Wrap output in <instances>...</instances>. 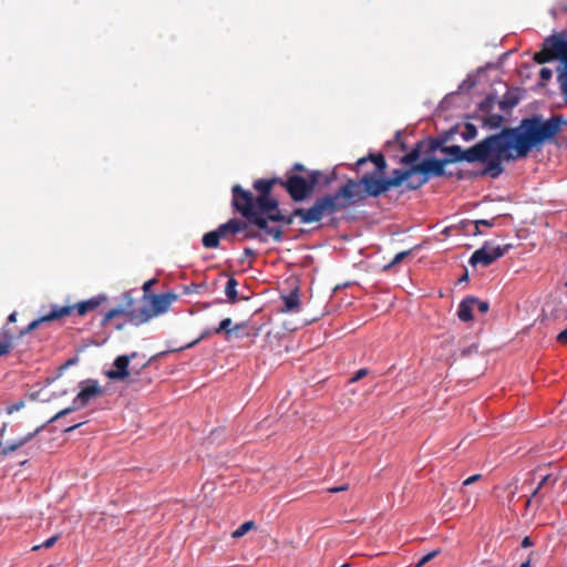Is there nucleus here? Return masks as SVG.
<instances>
[{
  "mask_svg": "<svg viewBox=\"0 0 567 567\" xmlns=\"http://www.w3.org/2000/svg\"><path fill=\"white\" fill-rule=\"evenodd\" d=\"M237 280L231 277L227 280L225 286V295L230 303L237 302Z\"/></svg>",
  "mask_w": 567,
  "mask_h": 567,
  "instance_id": "obj_29",
  "label": "nucleus"
},
{
  "mask_svg": "<svg viewBox=\"0 0 567 567\" xmlns=\"http://www.w3.org/2000/svg\"><path fill=\"white\" fill-rule=\"evenodd\" d=\"M497 219V217H494L492 219H480V220H475L474 224H475V230L473 231V235L476 236L478 234H481L480 231V226H486V227H493L495 225V220Z\"/></svg>",
  "mask_w": 567,
  "mask_h": 567,
  "instance_id": "obj_33",
  "label": "nucleus"
},
{
  "mask_svg": "<svg viewBox=\"0 0 567 567\" xmlns=\"http://www.w3.org/2000/svg\"><path fill=\"white\" fill-rule=\"evenodd\" d=\"M23 444V441H19L17 443H13L2 450V454H8L9 452L16 451L19 446Z\"/></svg>",
  "mask_w": 567,
  "mask_h": 567,
  "instance_id": "obj_43",
  "label": "nucleus"
},
{
  "mask_svg": "<svg viewBox=\"0 0 567 567\" xmlns=\"http://www.w3.org/2000/svg\"><path fill=\"white\" fill-rule=\"evenodd\" d=\"M495 143H498L496 134H492L466 150H463L460 145H450L443 146L441 151L449 155L445 158V161H449V164L463 161L468 163L485 162L488 157V152Z\"/></svg>",
  "mask_w": 567,
  "mask_h": 567,
  "instance_id": "obj_5",
  "label": "nucleus"
},
{
  "mask_svg": "<svg viewBox=\"0 0 567 567\" xmlns=\"http://www.w3.org/2000/svg\"><path fill=\"white\" fill-rule=\"evenodd\" d=\"M449 164V161L445 158H425L419 164H415V172L420 174L421 177L417 181H410L406 183V188L410 190H416L426 184L431 176H443L445 175V165Z\"/></svg>",
  "mask_w": 567,
  "mask_h": 567,
  "instance_id": "obj_9",
  "label": "nucleus"
},
{
  "mask_svg": "<svg viewBox=\"0 0 567 567\" xmlns=\"http://www.w3.org/2000/svg\"><path fill=\"white\" fill-rule=\"evenodd\" d=\"M362 200L357 181L349 178L337 192L317 197L310 207L296 208L295 215L301 224L319 223Z\"/></svg>",
  "mask_w": 567,
  "mask_h": 567,
  "instance_id": "obj_3",
  "label": "nucleus"
},
{
  "mask_svg": "<svg viewBox=\"0 0 567 567\" xmlns=\"http://www.w3.org/2000/svg\"><path fill=\"white\" fill-rule=\"evenodd\" d=\"M475 302H477V298L470 296L464 298L457 309V317L463 322H468L473 320V310L475 308Z\"/></svg>",
  "mask_w": 567,
  "mask_h": 567,
  "instance_id": "obj_18",
  "label": "nucleus"
},
{
  "mask_svg": "<svg viewBox=\"0 0 567 567\" xmlns=\"http://www.w3.org/2000/svg\"><path fill=\"white\" fill-rule=\"evenodd\" d=\"M481 478V474H474L470 477H467L464 482H463V485L464 486H467V485H471L475 482H477L478 480Z\"/></svg>",
  "mask_w": 567,
  "mask_h": 567,
  "instance_id": "obj_48",
  "label": "nucleus"
},
{
  "mask_svg": "<svg viewBox=\"0 0 567 567\" xmlns=\"http://www.w3.org/2000/svg\"><path fill=\"white\" fill-rule=\"evenodd\" d=\"M555 59V54H553V51L550 50L549 45H546V41L544 42L543 49L535 53L534 61L538 64L547 63Z\"/></svg>",
  "mask_w": 567,
  "mask_h": 567,
  "instance_id": "obj_24",
  "label": "nucleus"
},
{
  "mask_svg": "<svg viewBox=\"0 0 567 567\" xmlns=\"http://www.w3.org/2000/svg\"><path fill=\"white\" fill-rule=\"evenodd\" d=\"M220 227L224 231L230 230L231 234H236L238 231L246 229L247 224L243 220L231 218L227 223L221 224Z\"/></svg>",
  "mask_w": 567,
  "mask_h": 567,
  "instance_id": "obj_28",
  "label": "nucleus"
},
{
  "mask_svg": "<svg viewBox=\"0 0 567 567\" xmlns=\"http://www.w3.org/2000/svg\"><path fill=\"white\" fill-rule=\"evenodd\" d=\"M551 70L547 69V68H543L540 71H539V76L542 79V81H549L551 79Z\"/></svg>",
  "mask_w": 567,
  "mask_h": 567,
  "instance_id": "obj_40",
  "label": "nucleus"
},
{
  "mask_svg": "<svg viewBox=\"0 0 567 567\" xmlns=\"http://www.w3.org/2000/svg\"><path fill=\"white\" fill-rule=\"evenodd\" d=\"M401 138H402V132H401V131H398V132L395 133V136H394V141H393V143H398V144H400L401 150H405V144L401 141ZM391 144H392V142H391V141H389V142H388V145H391Z\"/></svg>",
  "mask_w": 567,
  "mask_h": 567,
  "instance_id": "obj_41",
  "label": "nucleus"
},
{
  "mask_svg": "<svg viewBox=\"0 0 567 567\" xmlns=\"http://www.w3.org/2000/svg\"><path fill=\"white\" fill-rule=\"evenodd\" d=\"M414 169L415 165L404 169L398 168L392 172L390 177H385V175H362L357 181L362 199L364 200L368 197L378 198L391 188L401 186L403 182L406 181L409 183L412 181V176L416 174Z\"/></svg>",
  "mask_w": 567,
  "mask_h": 567,
  "instance_id": "obj_4",
  "label": "nucleus"
},
{
  "mask_svg": "<svg viewBox=\"0 0 567 567\" xmlns=\"http://www.w3.org/2000/svg\"><path fill=\"white\" fill-rule=\"evenodd\" d=\"M280 185L287 190L293 202H302L313 192L308 181L300 175H289L286 179H280Z\"/></svg>",
  "mask_w": 567,
  "mask_h": 567,
  "instance_id": "obj_11",
  "label": "nucleus"
},
{
  "mask_svg": "<svg viewBox=\"0 0 567 567\" xmlns=\"http://www.w3.org/2000/svg\"><path fill=\"white\" fill-rule=\"evenodd\" d=\"M308 185H311V190L313 192L316 186L320 183L323 185H328L331 182L330 177L324 176L320 171H312L309 174Z\"/></svg>",
  "mask_w": 567,
  "mask_h": 567,
  "instance_id": "obj_25",
  "label": "nucleus"
},
{
  "mask_svg": "<svg viewBox=\"0 0 567 567\" xmlns=\"http://www.w3.org/2000/svg\"><path fill=\"white\" fill-rule=\"evenodd\" d=\"M476 135H477L476 126L474 124H472V123H466L465 127H464V131L462 132V137L465 141H470V140L475 138Z\"/></svg>",
  "mask_w": 567,
  "mask_h": 567,
  "instance_id": "obj_31",
  "label": "nucleus"
},
{
  "mask_svg": "<svg viewBox=\"0 0 567 567\" xmlns=\"http://www.w3.org/2000/svg\"><path fill=\"white\" fill-rule=\"evenodd\" d=\"M212 333H214V332H213V331H210V330H206V331H204V332L200 334V337H199L197 340H195V341H193L192 343H189V344L187 346V348H190V347L195 346V344H196V343H198L200 340H203V339L207 338V337H208V336H210Z\"/></svg>",
  "mask_w": 567,
  "mask_h": 567,
  "instance_id": "obj_47",
  "label": "nucleus"
},
{
  "mask_svg": "<svg viewBox=\"0 0 567 567\" xmlns=\"http://www.w3.org/2000/svg\"><path fill=\"white\" fill-rule=\"evenodd\" d=\"M348 488H349V485L348 484H343V485H340L338 487L328 488V492L329 493H339V492L348 491Z\"/></svg>",
  "mask_w": 567,
  "mask_h": 567,
  "instance_id": "obj_50",
  "label": "nucleus"
},
{
  "mask_svg": "<svg viewBox=\"0 0 567 567\" xmlns=\"http://www.w3.org/2000/svg\"><path fill=\"white\" fill-rule=\"evenodd\" d=\"M563 123L561 115H553L545 121L539 115L525 117L518 127H505L496 134L499 150L504 152L515 148L516 154L508 158H524L533 148L551 143L560 132Z\"/></svg>",
  "mask_w": 567,
  "mask_h": 567,
  "instance_id": "obj_1",
  "label": "nucleus"
},
{
  "mask_svg": "<svg viewBox=\"0 0 567 567\" xmlns=\"http://www.w3.org/2000/svg\"><path fill=\"white\" fill-rule=\"evenodd\" d=\"M557 482V477H554L553 475L550 474H547L545 476L542 477L538 486L535 488V491L532 493V497H540V491L544 488V487H549V488H553L555 486Z\"/></svg>",
  "mask_w": 567,
  "mask_h": 567,
  "instance_id": "obj_26",
  "label": "nucleus"
},
{
  "mask_svg": "<svg viewBox=\"0 0 567 567\" xmlns=\"http://www.w3.org/2000/svg\"><path fill=\"white\" fill-rule=\"evenodd\" d=\"M440 554V549H435L430 551L429 554L424 555L419 563L416 564V567H421L425 565L426 563L431 561L433 558H435Z\"/></svg>",
  "mask_w": 567,
  "mask_h": 567,
  "instance_id": "obj_35",
  "label": "nucleus"
},
{
  "mask_svg": "<svg viewBox=\"0 0 567 567\" xmlns=\"http://www.w3.org/2000/svg\"><path fill=\"white\" fill-rule=\"evenodd\" d=\"M23 405H24V402L23 401H19L18 403L8 406L7 411H8L9 414H11L14 411H19Z\"/></svg>",
  "mask_w": 567,
  "mask_h": 567,
  "instance_id": "obj_46",
  "label": "nucleus"
},
{
  "mask_svg": "<svg viewBox=\"0 0 567 567\" xmlns=\"http://www.w3.org/2000/svg\"><path fill=\"white\" fill-rule=\"evenodd\" d=\"M256 527L252 520H247L243 523L237 529H235L231 534L233 538H240L246 535L249 530Z\"/></svg>",
  "mask_w": 567,
  "mask_h": 567,
  "instance_id": "obj_30",
  "label": "nucleus"
},
{
  "mask_svg": "<svg viewBox=\"0 0 567 567\" xmlns=\"http://www.w3.org/2000/svg\"><path fill=\"white\" fill-rule=\"evenodd\" d=\"M423 145H424L423 141L417 142L409 153H406L405 155H403L401 157L400 163L408 167L419 164V159H420V156L422 153Z\"/></svg>",
  "mask_w": 567,
  "mask_h": 567,
  "instance_id": "obj_21",
  "label": "nucleus"
},
{
  "mask_svg": "<svg viewBox=\"0 0 567 567\" xmlns=\"http://www.w3.org/2000/svg\"><path fill=\"white\" fill-rule=\"evenodd\" d=\"M245 238H247V239L258 238V239H259V240H261V241H266V240H267V238H266V237L260 236V235H259L258 233H256V231H247V233L245 234Z\"/></svg>",
  "mask_w": 567,
  "mask_h": 567,
  "instance_id": "obj_44",
  "label": "nucleus"
},
{
  "mask_svg": "<svg viewBox=\"0 0 567 567\" xmlns=\"http://www.w3.org/2000/svg\"><path fill=\"white\" fill-rule=\"evenodd\" d=\"M368 161L373 162L374 171L370 173H364L363 175H375L383 176L386 173L388 164L382 153H370L367 157H361L357 161V168L362 167Z\"/></svg>",
  "mask_w": 567,
  "mask_h": 567,
  "instance_id": "obj_15",
  "label": "nucleus"
},
{
  "mask_svg": "<svg viewBox=\"0 0 567 567\" xmlns=\"http://www.w3.org/2000/svg\"><path fill=\"white\" fill-rule=\"evenodd\" d=\"M475 307L482 313H485L489 309V303L487 301H482L477 298V302H475Z\"/></svg>",
  "mask_w": 567,
  "mask_h": 567,
  "instance_id": "obj_38",
  "label": "nucleus"
},
{
  "mask_svg": "<svg viewBox=\"0 0 567 567\" xmlns=\"http://www.w3.org/2000/svg\"><path fill=\"white\" fill-rule=\"evenodd\" d=\"M293 171L303 172L305 167H303L302 164L297 163V164L293 165Z\"/></svg>",
  "mask_w": 567,
  "mask_h": 567,
  "instance_id": "obj_54",
  "label": "nucleus"
},
{
  "mask_svg": "<svg viewBox=\"0 0 567 567\" xmlns=\"http://www.w3.org/2000/svg\"><path fill=\"white\" fill-rule=\"evenodd\" d=\"M175 299L176 296L173 293L153 296L152 307L150 308L153 313V317L167 311Z\"/></svg>",
  "mask_w": 567,
  "mask_h": 567,
  "instance_id": "obj_17",
  "label": "nucleus"
},
{
  "mask_svg": "<svg viewBox=\"0 0 567 567\" xmlns=\"http://www.w3.org/2000/svg\"><path fill=\"white\" fill-rule=\"evenodd\" d=\"M530 558H528L526 561H524L519 567H530Z\"/></svg>",
  "mask_w": 567,
  "mask_h": 567,
  "instance_id": "obj_57",
  "label": "nucleus"
},
{
  "mask_svg": "<svg viewBox=\"0 0 567 567\" xmlns=\"http://www.w3.org/2000/svg\"><path fill=\"white\" fill-rule=\"evenodd\" d=\"M264 217L267 218V223L270 220V221H282L287 225H291L293 223V219L296 217L299 218V215H295V209L292 210V213L289 215V216H285L280 209H279V205L277 206L276 209H271V210H268L266 213H264Z\"/></svg>",
  "mask_w": 567,
  "mask_h": 567,
  "instance_id": "obj_20",
  "label": "nucleus"
},
{
  "mask_svg": "<svg viewBox=\"0 0 567 567\" xmlns=\"http://www.w3.org/2000/svg\"><path fill=\"white\" fill-rule=\"evenodd\" d=\"M517 104V100L511 99V100H503L499 102V106L502 110L511 109Z\"/></svg>",
  "mask_w": 567,
  "mask_h": 567,
  "instance_id": "obj_39",
  "label": "nucleus"
},
{
  "mask_svg": "<svg viewBox=\"0 0 567 567\" xmlns=\"http://www.w3.org/2000/svg\"><path fill=\"white\" fill-rule=\"evenodd\" d=\"M147 364H148V361L144 362V363L142 364V368H145Z\"/></svg>",
  "mask_w": 567,
  "mask_h": 567,
  "instance_id": "obj_61",
  "label": "nucleus"
},
{
  "mask_svg": "<svg viewBox=\"0 0 567 567\" xmlns=\"http://www.w3.org/2000/svg\"><path fill=\"white\" fill-rule=\"evenodd\" d=\"M137 353L133 352L130 355H118L114 360L115 369L106 371V377L111 380H127L128 384H133L135 379L133 377V369H130V362L132 359L136 358Z\"/></svg>",
  "mask_w": 567,
  "mask_h": 567,
  "instance_id": "obj_13",
  "label": "nucleus"
},
{
  "mask_svg": "<svg viewBox=\"0 0 567 567\" xmlns=\"http://www.w3.org/2000/svg\"><path fill=\"white\" fill-rule=\"evenodd\" d=\"M233 320L231 318H225L223 319L218 327L214 328L213 332L215 334H221L224 333L225 334V339L226 340H229L230 337H231V328H233Z\"/></svg>",
  "mask_w": 567,
  "mask_h": 567,
  "instance_id": "obj_27",
  "label": "nucleus"
},
{
  "mask_svg": "<svg viewBox=\"0 0 567 567\" xmlns=\"http://www.w3.org/2000/svg\"><path fill=\"white\" fill-rule=\"evenodd\" d=\"M530 546H533V542H532L530 537L529 536H525L523 538V540H522V547L523 548H527V547H530Z\"/></svg>",
  "mask_w": 567,
  "mask_h": 567,
  "instance_id": "obj_51",
  "label": "nucleus"
},
{
  "mask_svg": "<svg viewBox=\"0 0 567 567\" xmlns=\"http://www.w3.org/2000/svg\"><path fill=\"white\" fill-rule=\"evenodd\" d=\"M125 318L127 321L135 326H140L142 323L147 322L151 318H153V313L147 306H143L140 308H115L107 311L102 319V326L106 327L107 324H112L116 330H121L124 326V322L120 320V318Z\"/></svg>",
  "mask_w": 567,
  "mask_h": 567,
  "instance_id": "obj_7",
  "label": "nucleus"
},
{
  "mask_svg": "<svg viewBox=\"0 0 567 567\" xmlns=\"http://www.w3.org/2000/svg\"><path fill=\"white\" fill-rule=\"evenodd\" d=\"M410 254H411V250H404V251L396 254L394 256V258L392 259V261L390 264H388L386 266H384V270H388V269L392 268L393 266L400 264Z\"/></svg>",
  "mask_w": 567,
  "mask_h": 567,
  "instance_id": "obj_34",
  "label": "nucleus"
},
{
  "mask_svg": "<svg viewBox=\"0 0 567 567\" xmlns=\"http://www.w3.org/2000/svg\"><path fill=\"white\" fill-rule=\"evenodd\" d=\"M348 566H349L348 564H344V565H343V566H341V567H348Z\"/></svg>",
  "mask_w": 567,
  "mask_h": 567,
  "instance_id": "obj_62",
  "label": "nucleus"
},
{
  "mask_svg": "<svg viewBox=\"0 0 567 567\" xmlns=\"http://www.w3.org/2000/svg\"><path fill=\"white\" fill-rule=\"evenodd\" d=\"M152 284H153V280L146 281V282L143 285V289H144V290H147V289L151 287V285H152Z\"/></svg>",
  "mask_w": 567,
  "mask_h": 567,
  "instance_id": "obj_56",
  "label": "nucleus"
},
{
  "mask_svg": "<svg viewBox=\"0 0 567 567\" xmlns=\"http://www.w3.org/2000/svg\"><path fill=\"white\" fill-rule=\"evenodd\" d=\"M546 45L550 47L555 59L557 58L564 63V70L560 72H567V41L560 35H551L546 39Z\"/></svg>",
  "mask_w": 567,
  "mask_h": 567,
  "instance_id": "obj_16",
  "label": "nucleus"
},
{
  "mask_svg": "<svg viewBox=\"0 0 567 567\" xmlns=\"http://www.w3.org/2000/svg\"><path fill=\"white\" fill-rule=\"evenodd\" d=\"M58 539H59V536L54 535V536L50 537L49 539H47L45 542H43L42 544H38V549L50 548L56 543Z\"/></svg>",
  "mask_w": 567,
  "mask_h": 567,
  "instance_id": "obj_36",
  "label": "nucleus"
},
{
  "mask_svg": "<svg viewBox=\"0 0 567 567\" xmlns=\"http://www.w3.org/2000/svg\"><path fill=\"white\" fill-rule=\"evenodd\" d=\"M275 184H280V178L256 179L252 184L254 188L259 193L257 197L250 190L244 189L240 185H234L233 206L235 210L241 214L250 224L266 231L275 241L282 239V230L280 227H269L264 213L276 209L278 200L271 196Z\"/></svg>",
  "mask_w": 567,
  "mask_h": 567,
  "instance_id": "obj_2",
  "label": "nucleus"
},
{
  "mask_svg": "<svg viewBox=\"0 0 567 567\" xmlns=\"http://www.w3.org/2000/svg\"><path fill=\"white\" fill-rule=\"evenodd\" d=\"M80 391L72 402V405L56 413L51 420H56L72 411L85 408L93 399L104 394L103 388L99 384L97 380L87 379L79 383Z\"/></svg>",
  "mask_w": 567,
  "mask_h": 567,
  "instance_id": "obj_8",
  "label": "nucleus"
},
{
  "mask_svg": "<svg viewBox=\"0 0 567 567\" xmlns=\"http://www.w3.org/2000/svg\"><path fill=\"white\" fill-rule=\"evenodd\" d=\"M503 116L498 114H491L485 118V124L488 125L491 128H497L501 126L503 122Z\"/></svg>",
  "mask_w": 567,
  "mask_h": 567,
  "instance_id": "obj_32",
  "label": "nucleus"
},
{
  "mask_svg": "<svg viewBox=\"0 0 567 567\" xmlns=\"http://www.w3.org/2000/svg\"><path fill=\"white\" fill-rule=\"evenodd\" d=\"M284 308L281 309L285 312H293L298 310L300 300L298 289L291 291L287 296H282Z\"/></svg>",
  "mask_w": 567,
  "mask_h": 567,
  "instance_id": "obj_23",
  "label": "nucleus"
},
{
  "mask_svg": "<svg viewBox=\"0 0 567 567\" xmlns=\"http://www.w3.org/2000/svg\"><path fill=\"white\" fill-rule=\"evenodd\" d=\"M566 286H567V281H566Z\"/></svg>",
  "mask_w": 567,
  "mask_h": 567,
  "instance_id": "obj_63",
  "label": "nucleus"
},
{
  "mask_svg": "<svg viewBox=\"0 0 567 567\" xmlns=\"http://www.w3.org/2000/svg\"><path fill=\"white\" fill-rule=\"evenodd\" d=\"M80 425H81V423L75 424V425H73V426L68 427L65 431H66V432H71V431H73L74 429L79 427Z\"/></svg>",
  "mask_w": 567,
  "mask_h": 567,
  "instance_id": "obj_59",
  "label": "nucleus"
},
{
  "mask_svg": "<svg viewBox=\"0 0 567 567\" xmlns=\"http://www.w3.org/2000/svg\"><path fill=\"white\" fill-rule=\"evenodd\" d=\"M369 373V370L367 368H362L355 372V374L350 379L351 382H357L361 380L362 378L367 377Z\"/></svg>",
  "mask_w": 567,
  "mask_h": 567,
  "instance_id": "obj_37",
  "label": "nucleus"
},
{
  "mask_svg": "<svg viewBox=\"0 0 567 567\" xmlns=\"http://www.w3.org/2000/svg\"><path fill=\"white\" fill-rule=\"evenodd\" d=\"M436 147H437V143H436V142H434V141H432V142H431V145H430V148H429V152H433V151H435V150H436Z\"/></svg>",
  "mask_w": 567,
  "mask_h": 567,
  "instance_id": "obj_55",
  "label": "nucleus"
},
{
  "mask_svg": "<svg viewBox=\"0 0 567 567\" xmlns=\"http://www.w3.org/2000/svg\"><path fill=\"white\" fill-rule=\"evenodd\" d=\"M256 252L251 248H245L244 249V257H255Z\"/></svg>",
  "mask_w": 567,
  "mask_h": 567,
  "instance_id": "obj_53",
  "label": "nucleus"
},
{
  "mask_svg": "<svg viewBox=\"0 0 567 567\" xmlns=\"http://www.w3.org/2000/svg\"><path fill=\"white\" fill-rule=\"evenodd\" d=\"M511 246L507 245L505 247L496 246L489 247L488 244H484V246L473 252L470 258V264L472 266H476L478 264L484 267L489 266L498 258L503 257Z\"/></svg>",
  "mask_w": 567,
  "mask_h": 567,
  "instance_id": "obj_12",
  "label": "nucleus"
},
{
  "mask_svg": "<svg viewBox=\"0 0 567 567\" xmlns=\"http://www.w3.org/2000/svg\"><path fill=\"white\" fill-rule=\"evenodd\" d=\"M468 280V274L465 271V274L461 277L460 281H467Z\"/></svg>",
  "mask_w": 567,
  "mask_h": 567,
  "instance_id": "obj_58",
  "label": "nucleus"
},
{
  "mask_svg": "<svg viewBox=\"0 0 567 567\" xmlns=\"http://www.w3.org/2000/svg\"><path fill=\"white\" fill-rule=\"evenodd\" d=\"M557 341L563 344H567V328L557 336Z\"/></svg>",
  "mask_w": 567,
  "mask_h": 567,
  "instance_id": "obj_49",
  "label": "nucleus"
},
{
  "mask_svg": "<svg viewBox=\"0 0 567 567\" xmlns=\"http://www.w3.org/2000/svg\"><path fill=\"white\" fill-rule=\"evenodd\" d=\"M34 329L35 319L30 321L27 327L22 329H17L16 327H3L0 332V357L10 352L13 340L21 338L23 334Z\"/></svg>",
  "mask_w": 567,
  "mask_h": 567,
  "instance_id": "obj_14",
  "label": "nucleus"
},
{
  "mask_svg": "<svg viewBox=\"0 0 567 567\" xmlns=\"http://www.w3.org/2000/svg\"><path fill=\"white\" fill-rule=\"evenodd\" d=\"M78 362H79V358L73 357V358L66 360L63 364L59 365L51 375L45 377V379H44L45 386L50 385L52 382L58 380L69 367L74 365Z\"/></svg>",
  "mask_w": 567,
  "mask_h": 567,
  "instance_id": "obj_22",
  "label": "nucleus"
},
{
  "mask_svg": "<svg viewBox=\"0 0 567 567\" xmlns=\"http://www.w3.org/2000/svg\"><path fill=\"white\" fill-rule=\"evenodd\" d=\"M534 498H535V497H532V496H530L529 498H527V501H526V507L530 506L532 501H533Z\"/></svg>",
  "mask_w": 567,
  "mask_h": 567,
  "instance_id": "obj_60",
  "label": "nucleus"
},
{
  "mask_svg": "<svg viewBox=\"0 0 567 567\" xmlns=\"http://www.w3.org/2000/svg\"><path fill=\"white\" fill-rule=\"evenodd\" d=\"M55 393H52V394H47L44 393V389H40L38 391V400H41V401H50L51 398L54 395Z\"/></svg>",
  "mask_w": 567,
  "mask_h": 567,
  "instance_id": "obj_45",
  "label": "nucleus"
},
{
  "mask_svg": "<svg viewBox=\"0 0 567 567\" xmlns=\"http://www.w3.org/2000/svg\"><path fill=\"white\" fill-rule=\"evenodd\" d=\"M514 154H516L515 148H508V151L502 152L499 150V143H495L488 152V157L485 161L486 166L481 175H489L492 178H497L504 172V167L502 165L503 161L512 162L517 159L508 158L509 155L514 156Z\"/></svg>",
  "mask_w": 567,
  "mask_h": 567,
  "instance_id": "obj_10",
  "label": "nucleus"
},
{
  "mask_svg": "<svg viewBox=\"0 0 567 567\" xmlns=\"http://www.w3.org/2000/svg\"><path fill=\"white\" fill-rule=\"evenodd\" d=\"M221 238H225V233L219 226L217 229L206 233L203 236L202 243L205 248L214 249L219 246Z\"/></svg>",
  "mask_w": 567,
  "mask_h": 567,
  "instance_id": "obj_19",
  "label": "nucleus"
},
{
  "mask_svg": "<svg viewBox=\"0 0 567 567\" xmlns=\"http://www.w3.org/2000/svg\"><path fill=\"white\" fill-rule=\"evenodd\" d=\"M17 321V313L16 312H12L9 317H8V322L4 327H12L11 324L13 322Z\"/></svg>",
  "mask_w": 567,
  "mask_h": 567,
  "instance_id": "obj_52",
  "label": "nucleus"
},
{
  "mask_svg": "<svg viewBox=\"0 0 567 567\" xmlns=\"http://www.w3.org/2000/svg\"><path fill=\"white\" fill-rule=\"evenodd\" d=\"M105 300V296L99 295L72 306H52L51 311L38 317V326L43 322H50L68 317L74 311H76L78 316L83 317L87 312L97 309Z\"/></svg>",
  "mask_w": 567,
  "mask_h": 567,
  "instance_id": "obj_6",
  "label": "nucleus"
},
{
  "mask_svg": "<svg viewBox=\"0 0 567 567\" xmlns=\"http://www.w3.org/2000/svg\"><path fill=\"white\" fill-rule=\"evenodd\" d=\"M247 328V323L246 322H240V323H237L235 324L233 328H231V336L233 334H236L238 336L244 329Z\"/></svg>",
  "mask_w": 567,
  "mask_h": 567,
  "instance_id": "obj_42",
  "label": "nucleus"
}]
</instances>
